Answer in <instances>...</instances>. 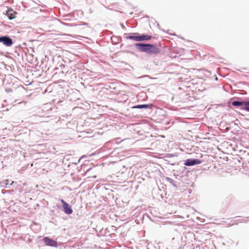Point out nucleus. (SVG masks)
Listing matches in <instances>:
<instances>
[{"label":"nucleus","mask_w":249,"mask_h":249,"mask_svg":"<svg viewBox=\"0 0 249 249\" xmlns=\"http://www.w3.org/2000/svg\"><path fill=\"white\" fill-rule=\"evenodd\" d=\"M140 41L148 40L152 38V36L147 35H139Z\"/></svg>","instance_id":"0eeeda50"},{"label":"nucleus","mask_w":249,"mask_h":249,"mask_svg":"<svg viewBox=\"0 0 249 249\" xmlns=\"http://www.w3.org/2000/svg\"><path fill=\"white\" fill-rule=\"evenodd\" d=\"M0 42H2L4 45L7 47H10L13 44L12 39L7 36L0 37Z\"/></svg>","instance_id":"f03ea898"},{"label":"nucleus","mask_w":249,"mask_h":249,"mask_svg":"<svg viewBox=\"0 0 249 249\" xmlns=\"http://www.w3.org/2000/svg\"><path fill=\"white\" fill-rule=\"evenodd\" d=\"M135 46L139 51L150 54H157L160 53V49L152 44L136 43Z\"/></svg>","instance_id":"f257e3e1"},{"label":"nucleus","mask_w":249,"mask_h":249,"mask_svg":"<svg viewBox=\"0 0 249 249\" xmlns=\"http://www.w3.org/2000/svg\"><path fill=\"white\" fill-rule=\"evenodd\" d=\"M243 102H239V101H233L232 103V105L233 106H240L243 105Z\"/></svg>","instance_id":"9b49d317"},{"label":"nucleus","mask_w":249,"mask_h":249,"mask_svg":"<svg viewBox=\"0 0 249 249\" xmlns=\"http://www.w3.org/2000/svg\"><path fill=\"white\" fill-rule=\"evenodd\" d=\"M60 201L63 204L64 212L68 214L72 213V210L71 208V206L63 199H60Z\"/></svg>","instance_id":"7ed1b4c3"},{"label":"nucleus","mask_w":249,"mask_h":249,"mask_svg":"<svg viewBox=\"0 0 249 249\" xmlns=\"http://www.w3.org/2000/svg\"><path fill=\"white\" fill-rule=\"evenodd\" d=\"M134 36H131L127 37V38L132 39L136 41H140L139 35L138 34H135Z\"/></svg>","instance_id":"6e6552de"},{"label":"nucleus","mask_w":249,"mask_h":249,"mask_svg":"<svg viewBox=\"0 0 249 249\" xmlns=\"http://www.w3.org/2000/svg\"><path fill=\"white\" fill-rule=\"evenodd\" d=\"M243 105L245 106V107L243 108L245 110L249 111V101L247 102H243Z\"/></svg>","instance_id":"9d476101"},{"label":"nucleus","mask_w":249,"mask_h":249,"mask_svg":"<svg viewBox=\"0 0 249 249\" xmlns=\"http://www.w3.org/2000/svg\"><path fill=\"white\" fill-rule=\"evenodd\" d=\"M149 107L148 105H137L132 107L133 108H147Z\"/></svg>","instance_id":"1a4fd4ad"},{"label":"nucleus","mask_w":249,"mask_h":249,"mask_svg":"<svg viewBox=\"0 0 249 249\" xmlns=\"http://www.w3.org/2000/svg\"><path fill=\"white\" fill-rule=\"evenodd\" d=\"M44 242L46 246H52V247H56L57 246V242L53 240L48 237H44Z\"/></svg>","instance_id":"39448f33"},{"label":"nucleus","mask_w":249,"mask_h":249,"mask_svg":"<svg viewBox=\"0 0 249 249\" xmlns=\"http://www.w3.org/2000/svg\"><path fill=\"white\" fill-rule=\"evenodd\" d=\"M16 14L17 13L11 8H8L6 13V15L10 19H13L15 18Z\"/></svg>","instance_id":"423d86ee"},{"label":"nucleus","mask_w":249,"mask_h":249,"mask_svg":"<svg viewBox=\"0 0 249 249\" xmlns=\"http://www.w3.org/2000/svg\"><path fill=\"white\" fill-rule=\"evenodd\" d=\"M201 162V160L198 159H187L185 160L184 165L186 166H192L200 164Z\"/></svg>","instance_id":"20e7f679"}]
</instances>
